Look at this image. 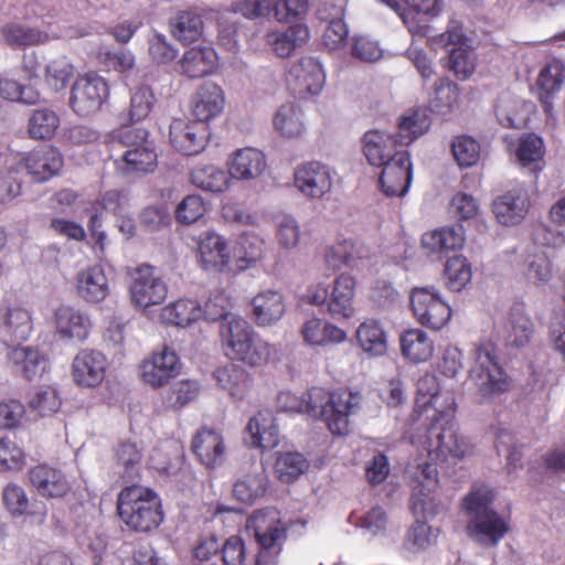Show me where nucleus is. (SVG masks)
<instances>
[{
	"instance_id": "obj_1",
	"label": "nucleus",
	"mask_w": 565,
	"mask_h": 565,
	"mask_svg": "<svg viewBox=\"0 0 565 565\" xmlns=\"http://www.w3.org/2000/svg\"><path fill=\"white\" fill-rule=\"evenodd\" d=\"M361 395L351 391L329 392L312 387L302 395L281 392L277 406L284 412L307 414L320 418L333 435L344 436L350 430V416L360 409Z\"/></svg>"
},
{
	"instance_id": "obj_2",
	"label": "nucleus",
	"mask_w": 565,
	"mask_h": 565,
	"mask_svg": "<svg viewBox=\"0 0 565 565\" xmlns=\"http://www.w3.org/2000/svg\"><path fill=\"white\" fill-rule=\"evenodd\" d=\"M455 411H443L438 416L427 419L426 424L414 425L413 428L425 430L424 436L408 431L409 441L422 445L429 458V461L417 463L412 473V483H416V476L424 480L420 470L426 465H431L437 472V465L452 466L471 454L470 443L456 428Z\"/></svg>"
},
{
	"instance_id": "obj_3",
	"label": "nucleus",
	"mask_w": 565,
	"mask_h": 565,
	"mask_svg": "<svg viewBox=\"0 0 565 565\" xmlns=\"http://www.w3.org/2000/svg\"><path fill=\"white\" fill-rule=\"evenodd\" d=\"M493 499V489L476 483L463 500L468 535L486 546L497 545L509 531L508 522L491 508Z\"/></svg>"
},
{
	"instance_id": "obj_4",
	"label": "nucleus",
	"mask_w": 565,
	"mask_h": 565,
	"mask_svg": "<svg viewBox=\"0 0 565 565\" xmlns=\"http://www.w3.org/2000/svg\"><path fill=\"white\" fill-rule=\"evenodd\" d=\"M226 356L257 367L277 359L278 349L264 340L244 318H232L220 330Z\"/></svg>"
},
{
	"instance_id": "obj_5",
	"label": "nucleus",
	"mask_w": 565,
	"mask_h": 565,
	"mask_svg": "<svg viewBox=\"0 0 565 565\" xmlns=\"http://www.w3.org/2000/svg\"><path fill=\"white\" fill-rule=\"evenodd\" d=\"M469 379L475 385V399L479 404H491L510 388V377L498 360L493 343L483 342L475 347Z\"/></svg>"
},
{
	"instance_id": "obj_6",
	"label": "nucleus",
	"mask_w": 565,
	"mask_h": 565,
	"mask_svg": "<svg viewBox=\"0 0 565 565\" xmlns=\"http://www.w3.org/2000/svg\"><path fill=\"white\" fill-rule=\"evenodd\" d=\"M117 510L120 520L135 532H150L163 521L159 497L141 486L122 489L118 494Z\"/></svg>"
},
{
	"instance_id": "obj_7",
	"label": "nucleus",
	"mask_w": 565,
	"mask_h": 565,
	"mask_svg": "<svg viewBox=\"0 0 565 565\" xmlns=\"http://www.w3.org/2000/svg\"><path fill=\"white\" fill-rule=\"evenodd\" d=\"M420 471L424 480L416 476V483H412L411 509L416 521L408 531V541L416 548L424 550L436 543L439 531L426 523V519L436 513L430 499L436 489V471L431 465H426Z\"/></svg>"
},
{
	"instance_id": "obj_8",
	"label": "nucleus",
	"mask_w": 565,
	"mask_h": 565,
	"mask_svg": "<svg viewBox=\"0 0 565 565\" xmlns=\"http://www.w3.org/2000/svg\"><path fill=\"white\" fill-rule=\"evenodd\" d=\"M108 142L111 148L122 146L126 150L115 160L117 168L126 173L153 172L157 167V152L153 142L148 139V132L140 128H124L113 131Z\"/></svg>"
},
{
	"instance_id": "obj_9",
	"label": "nucleus",
	"mask_w": 565,
	"mask_h": 565,
	"mask_svg": "<svg viewBox=\"0 0 565 565\" xmlns=\"http://www.w3.org/2000/svg\"><path fill=\"white\" fill-rule=\"evenodd\" d=\"M355 279L349 274H340L332 286L319 281L307 288L305 298L313 306H326L327 312L335 320L354 316Z\"/></svg>"
},
{
	"instance_id": "obj_10",
	"label": "nucleus",
	"mask_w": 565,
	"mask_h": 565,
	"mask_svg": "<svg viewBox=\"0 0 565 565\" xmlns=\"http://www.w3.org/2000/svg\"><path fill=\"white\" fill-rule=\"evenodd\" d=\"M456 409L451 392H440L435 374L426 373L417 381V397L411 415V429L414 425L426 424L427 419L438 416L443 411Z\"/></svg>"
},
{
	"instance_id": "obj_11",
	"label": "nucleus",
	"mask_w": 565,
	"mask_h": 565,
	"mask_svg": "<svg viewBox=\"0 0 565 565\" xmlns=\"http://www.w3.org/2000/svg\"><path fill=\"white\" fill-rule=\"evenodd\" d=\"M64 166L63 156L55 147L44 145L25 153H10V168L26 170L36 182H46L57 175Z\"/></svg>"
},
{
	"instance_id": "obj_12",
	"label": "nucleus",
	"mask_w": 565,
	"mask_h": 565,
	"mask_svg": "<svg viewBox=\"0 0 565 565\" xmlns=\"http://www.w3.org/2000/svg\"><path fill=\"white\" fill-rule=\"evenodd\" d=\"M6 42L12 47H25L46 43L52 39H76L88 34L85 28H74L57 25L52 28L49 23L47 29L29 28L20 23H8L2 29Z\"/></svg>"
},
{
	"instance_id": "obj_13",
	"label": "nucleus",
	"mask_w": 565,
	"mask_h": 565,
	"mask_svg": "<svg viewBox=\"0 0 565 565\" xmlns=\"http://www.w3.org/2000/svg\"><path fill=\"white\" fill-rule=\"evenodd\" d=\"M129 295L135 307L147 309L166 300L168 285L153 266L142 264L131 273Z\"/></svg>"
},
{
	"instance_id": "obj_14",
	"label": "nucleus",
	"mask_w": 565,
	"mask_h": 565,
	"mask_svg": "<svg viewBox=\"0 0 565 565\" xmlns=\"http://www.w3.org/2000/svg\"><path fill=\"white\" fill-rule=\"evenodd\" d=\"M411 307L416 320L425 327L439 330L451 317L449 305L435 287H417L411 294Z\"/></svg>"
},
{
	"instance_id": "obj_15",
	"label": "nucleus",
	"mask_w": 565,
	"mask_h": 565,
	"mask_svg": "<svg viewBox=\"0 0 565 565\" xmlns=\"http://www.w3.org/2000/svg\"><path fill=\"white\" fill-rule=\"evenodd\" d=\"M413 35L426 36L430 31L429 21L444 11L441 0H387Z\"/></svg>"
},
{
	"instance_id": "obj_16",
	"label": "nucleus",
	"mask_w": 565,
	"mask_h": 565,
	"mask_svg": "<svg viewBox=\"0 0 565 565\" xmlns=\"http://www.w3.org/2000/svg\"><path fill=\"white\" fill-rule=\"evenodd\" d=\"M107 82L96 73L76 78L72 86L70 105L79 116H88L100 109L108 97Z\"/></svg>"
},
{
	"instance_id": "obj_17",
	"label": "nucleus",
	"mask_w": 565,
	"mask_h": 565,
	"mask_svg": "<svg viewBox=\"0 0 565 565\" xmlns=\"http://www.w3.org/2000/svg\"><path fill=\"white\" fill-rule=\"evenodd\" d=\"M181 369L182 363L175 351L163 347L140 363L139 375L145 384L159 388L175 379L181 373Z\"/></svg>"
},
{
	"instance_id": "obj_18",
	"label": "nucleus",
	"mask_w": 565,
	"mask_h": 565,
	"mask_svg": "<svg viewBox=\"0 0 565 565\" xmlns=\"http://www.w3.org/2000/svg\"><path fill=\"white\" fill-rule=\"evenodd\" d=\"M54 326L58 339L71 343H84L93 329L90 316L70 305H63L55 309Z\"/></svg>"
},
{
	"instance_id": "obj_19",
	"label": "nucleus",
	"mask_w": 565,
	"mask_h": 565,
	"mask_svg": "<svg viewBox=\"0 0 565 565\" xmlns=\"http://www.w3.org/2000/svg\"><path fill=\"white\" fill-rule=\"evenodd\" d=\"M323 263L326 268L332 273L340 270L342 267L363 270L370 263L369 249L355 241L339 239L326 246Z\"/></svg>"
},
{
	"instance_id": "obj_20",
	"label": "nucleus",
	"mask_w": 565,
	"mask_h": 565,
	"mask_svg": "<svg viewBox=\"0 0 565 565\" xmlns=\"http://www.w3.org/2000/svg\"><path fill=\"white\" fill-rule=\"evenodd\" d=\"M108 367L104 353L95 349H83L73 359L72 377L76 385L93 388L103 383Z\"/></svg>"
},
{
	"instance_id": "obj_21",
	"label": "nucleus",
	"mask_w": 565,
	"mask_h": 565,
	"mask_svg": "<svg viewBox=\"0 0 565 565\" xmlns=\"http://www.w3.org/2000/svg\"><path fill=\"white\" fill-rule=\"evenodd\" d=\"M196 259L205 270L224 271L232 260L227 241L214 231L201 233L196 239Z\"/></svg>"
},
{
	"instance_id": "obj_22",
	"label": "nucleus",
	"mask_w": 565,
	"mask_h": 565,
	"mask_svg": "<svg viewBox=\"0 0 565 565\" xmlns=\"http://www.w3.org/2000/svg\"><path fill=\"white\" fill-rule=\"evenodd\" d=\"M76 296L86 303L103 302L110 294L109 278L99 264L79 269L74 277Z\"/></svg>"
},
{
	"instance_id": "obj_23",
	"label": "nucleus",
	"mask_w": 565,
	"mask_h": 565,
	"mask_svg": "<svg viewBox=\"0 0 565 565\" xmlns=\"http://www.w3.org/2000/svg\"><path fill=\"white\" fill-rule=\"evenodd\" d=\"M380 182L383 192L387 196H403L411 186L413 170L411 156L405 150L397 152L391 160L381 166Z\"/></svg>"
},
{
	"instance_id": "obj_24",
	"label": "nucleus",
	"mask_w": 565,
	"mask_h": 565,
	"mask_svg": "<svg viewBox=\"0 0 565 565\" xmlns=\"http://www.w3.org/2000/svg\"><path fill=\"white\" fill-rule=\"evenodd\" d=\"M169 139L177 151L185 156H194L205 148L207 129L198 120L173 119L170 124Z\"/></svg>"
},
{
	"instance_id": "obj_25",
	"label": "nucleus",
	"mask_w": 565,
	"mask_h": 565,
	"mask_svg": "<svg viewBox=\"0 0 565 565\" xmlns=\"http://www.w3.org/2000/svg\"><path fill=\"white\" fill-rule=\"evenodd\" d=\"M33 331L31 312L21 306L0 308V342L6 345L26 341Z\"/></svg>"
},
{
	"instance_id": "obj_26",
	"label": "nucleus",
	"mask_w": 565,
	"mask_h": 565,
	"mask_svg": "<svg viewBox=\"0 0 565 565\" xmlns=\"http://www.w3.org/2000/svg\"><path fill=\"white\" fill-rule=\"evenodd\" d=\"M224 108L225 93L214 82L202 83L191 96V113L203 125L218 117Z\"/></svg>"
},
{
	"instance_id": "obj_27",
	"label": "nucleus",
	"mask_w": 565,
	"mask_h": 565,
	"mask_svg": "<svg viewBox=\"0 0 565 565\" xmlns=\"http://www.w3.org/2000/svg\"><path fill=\"white\" fill-rule=\"evenodd\" d=\"M288 81L301 95H318L326 84V73L319 60L303 56L289 68Z\"/></svg>"
},
{
	"instance_id": "obj_28",
	"label": "nucleus",
	"mask_w": 565,
	"mask_h": 565,
	"mask_svg": "<svg viewBox=\"0 0 565 565\" xmlns=\"http://www.w3.org/2000/svg\"><path fill=\"white\" fill-rule=\"evenodd\" d=\"M245 441L248 446L264 451L279 445V428L270 411L262 409L249 418L245 429Z\"/></svg>"
},
{
	"instance_id": "obj_29",
	"label": "nucleus",
	"mask_w": 565,
	"mask_h": 565,
	"mask_svg": "<svg viewBox=\"0 0 565 565\" xmlns=\"http://www.w3.org/2000/svg\"><path fill=\"white\" fill-rule=\"evenodd\" d=\"M529 190L523 186L513 188L493 201V213L502 225L520 224L530 210Z\"/></svg>"
},
{
	"instance_id": "obj_30",
	"label": "nucleus",
	"mask_w": 565,
	"mask_h": 565,
	"mask_svg": "<svg viewBox=\"0 0 565 565\" xmlns=\"http://www.w3.org/2000/svg\"><path fill=\"white\" fill-rule=\"evenodd\" d=\"M232 181L253 182L260 179L267 169L266 156L258 149L246 147L234 151L228 159Z\"/></svg>"
},
{
	"instance_id": "obj_31",
	"label": "nucleus",
	"mask_w": 565,
	"mask_h": 565,
	"mask_svg": "<svg viewBox=\"0 0 565 565\" xmlns=\"http://www.w3.org/2000/svg\"><path fill=\"white\" fill-rule=\"evenodd\" d=\"M294 178L296 188L307 198L319 199L332 188L329 168L317 161L299 166Z\"/></svg>"
},
{
	"instance_id": "obj_32",
	"label": "nucleus",
	"mask_w": 565,
	"mask_h": 565,
	"mask_svg": "<svg viewBox=\"0 0 565 565\" xmlns=\"http://www.w3.org/2000/svg\"><path fill=\"white\" fill-rule=\"evenodd\" d=\"M218 56L212 46H193L184 51L177 63V72L188 78L196 79L213 74Z\"/></svg>"
},
{
	"instance_id": "obj_33",
	"label": "nucleus",
	"mask_w": 565,
	"mask_h": 565,
	"mask_svg": "<svg viewBox=\"0 0 565 565\" xmlns=\"http://www.w3.org/2000/svg\"><path fill=\"white\" fill-rule=\"evenodd\" d=\"M2 504L6 511L14 519L28 516L30 523L41 526L45 523L47 518V510L45 505L35 507L29 511L30 500L23 487L17 483H8L1 493Z\"/></svg>"
},
{
	"instance_id": "obj_34",
	"label": "nucleus",
	"mask_w": 565,
	"mask_h": 565,
	"mask_svg": "<svg viewBox=\"0 0 565 565\" xmlns=\"http://www.w3.org/2000/svg\"><path fill=\"white\" fill-rule=\"evenodd\" d=\"M29 481L44 498H62L71 489L65 473L49 465H38L30 469Z\"/></svg>"
},
{
	"instance_id": "obj_35",
	"label": "nucleus",
	"mask_w": 565,
	"mask_h": 565,
	"mask_svg": "<svg viewBox=\"0 0 565 565\" xmlns=\"http://www.w3.org/2000/svg\"><path fill=\"white\" fill-rule=\"evenodd\" d=\"M192 450L207 468L221 466L226 458L224 438L216 429L204 427L199 430L192 440Z\"/></svg>"
},
{
	"instance_id": "obj_36",
	"label": "nucleus",
	"mask_w": 565,
	"mask_h": 565,
	"mask_svg": "<svg viewBox=\"0 0 565 565\" xmlns=\"http://www.w3.org/2000/svg\"><path fill=\"white\" fill-rule=\"evenodd\" d=\"M253 318L258 327L276 324L286 312L284 295L273 288L259 290L252 299Z\"/></svg>"
},
{
	"instance_id": "obj_37",
	"label": "nucleus",
	"mask_w": 565,
	"mask_h": 565,
	"mask_svg": "<svg viewBox=\"0 0 565 565\" xmlns=\"http://www.w3.org/2000/svg\"><path fill=\"white\" fill-rule=\"evenodd\" d=\"M565 82V64L561 60L547 62L539 73L536 85L539 87V97L544 111L553 115V97L558 94Z\"/></svg>"
},
{
	"instance_id": "obj_38",
	"label": "nucleus",
	"mask_w": 565,
	"mask_h": 565,
	"mask_svg": "<svg viewBox=\"0 0 565 565\" xmlns=\"http://www.w3.org/2000/svg\"><path fill=\"white\" fill-rule=\"evenodd\" d=\"M398 145V137L379 129L370 130L363 137L364 154L374 167L383 166L397 152H403L404 150L397 149Z\"/></svg>"
},
{
	"instance_id": "obj_39",
	"label": "nucleus",
	"mask_w": 565,
	"mask_h": 565,
	"mask_svg": "<svg viewBox=\"0 0 565 565\" xmlns=\"http://www.w3.org/2000/svg\"><path fill=\"white\" fill-rule=\"evenodd\" d=\"M343 7L324 2L318 10L319 18L327 22L322 34V42L330 51L344 46L349 30L343 21Z\"/></svg>"
},
{
	"instance_id": "obj_40",
	"label": "nucleus",
	"mask_w": 565,
	"mask_h": 565,
	"mask_svg": "<svg viewBox=\"0 0 565 565\" xmlns=\"http://www.w3.org/2000/svg\"><path fill=\"white\" fill-rule=\"evenodd\" d=\"M11 372L25 380H33L45 369L46 360L41 352L30 345H17L8 353Z\"/></svg>"
},
{
	"instance_id": "obj_41",
	"label": "nucleus",
	"mask_w": 565,
	"mask_h": 565,
	"mask_svg": "<svg viewBox=\"0 0 565 565\" xmlns=\"http://www.w3.org/2000/svg\"><path fill=\"white\" fill-rule=\"evenodd\" d=\"M534 334V323L523 303L511 306L505 323V342L509 347L524 348Z\"/></svg>"
},
{
	"instance_id": "obj_42",
	"label": "nucleus",
	"mask_w": 565,
	"mask_h": 565,
	"mask_svg": "<svg viewBox=\"0 0 565 565\" xmlns=\"http://www.w3.org/2000/svg\"><path fill=\"white\" fill-rule=\"evenodd\" d=\"M309 30L305 24H294L284 31L266 34V43L281 58L289 57L309 40Z\"/></svg>"
},
{
	"instance_id": "obj_43",
	"label": "nucleus",
	"mask_w": 565,
	"mask_h": 565,
	"mask_svg": "<svg viewBox=\"0 0 565 565\" xmlns=\"http://www.w3.org/2000/svg\"><path fill=\"white\" fill-rule=\"evenodd\" d=\"M275 131L285 139L301 138L306 132L305 114L294 102L281 104L273 116Z\"/></svg>"
},
{
	"instance_id": "obj_44",
	"label": "nucleus",
	"mask_w": 565,
	"mask_h": 565,
	"mask_svg": "<svg viewBox=\"0 0 565 565\" xmlns=\"http://www.w3.org/2000/svg\"><path fill=\"white\" fill-rule=\"evenodd\" d=\"M300 333L303 342L311 347L342 343L348 337L343 329L317 317L307 319L300 329Z\"/></svg>"
},
{
	"instance_id": "obj_45",
	"label": "nucleus",
	"mask_w": 565,
	"mask_h": 565,
	"mask_svg": "<svg viewBox=\"0 0 565 565\" xmlns=\"http://www.w3.org/2000/svg\"><path fill=\"white\" fill-rule=\"evenodd\" d=\"M359 348L369 356H383L387 351V332L384 324L373 318L365 319L356 329Z\"/></svg>"
},
{
	"instance_id": "obj_46",
	"label": "nucleus",
	"mask_w": 565,
	"mask_h": 565,
	"mask_svg": "<svg viewBox=\"0 0 565 565\" xmlns=\"http://www.w3.org/2000/svg\"><path fill=\"white\" fill-rule=\"evenodd\" d=\"M203 317V309L198 300L181 298L162 307L159 319L162 323L185 328Z\"/></svg>"
},
{
	"instance_id": "obj_47",
	"label": "nucleus",
	"mask_w": 565,
	"mask_h": 565,
	"mask_svg": "<svg viewBox=\"0 0 565 565\" xmlns=\"http://www.w3.org/2000/svg\"><path fill=\"white\" fill-rule=\"evenodd\" d=\"M190 181L194 186L211 193H222L233 185L228 170L212 163L195 167Z\"/></svg>"
},
{
	"instance_id": "obj_48",
	"label": "nucleus",
	"mask_w": 565,
	"mask_h": 565,
	"mask_svg": "<svg viewBox=\"0 0 565 565\" xmlns=\"http://www.w3.org/2000/svg\"><path fill=\"white\" fill-rule=\"evenodd\" d=\"M466 242V232L462 225L446 226L428 233L422 237V245L430 253H448L460 249Z\"/></svg>"
},
{
	"instance_id": "obj_49",
	"label": "nucleus",
	"mask_w": 565,
	"mask_h": 565,
	"mask_svg": "<svg viewBox=\"0 0 565 565\" xmlns=\"http://www.w3.org/2000/svg\"><path fill=\"white\" fill-rule=\"evenodd\" d=\"M514 157L522 168L539 172L544 167L545 146L536 134L522 135L513 150Z\"/></svg>"
},
{
	"instance_id": "obj_50",
	"label": "nucleus",
	"mask_w": 565,
	"mask_h": 565,
	"mask_svg": "<svg viewBox=\"0 0 565 565\" xmlns=\"http://www.w3.org/2000/svg\"><path fill=\"white\" fill-rule=\"evenodd\" d=\"M214 379L217 384L233 398L243 401L252 387L249 374L241 366L227 364L214 371Z\"/></svg>"
},
{
	"instance_id": "obj_51",
	"label": "nucleus",
	"mask_w": 565,
	"mask_h": 565,
	"mask_svg": "<svg viewBox=\"0 0 565 565\" xmlns=\"http://www.w3.org/2000/svg\"><path fill=\"white\" fill-rule=\"evenodd\" d=\"M402 355L413 362L422 363L428 361L434 354V342L422 329H409L399 338Z\"/></svg>"
},
{
	"instance_id": "obj_52",
	"label": "nucleus",
	"mask_w": 565,
	"mask_h": 565,
	"mask_svg": "<svg viewBox=\"0 0 565 565\" xmlns=\"http://www.w3.org/2000/svg\"><path fill=\"white\" fill-rule=\"evenodd\" d=\"M530 108V103L505 93L498 98L495 115L502 127L521 128L527 119Z\"/></svg>"
},
{
	"instance_id": "obj_53",
	"label": "nucleus",
	"mask_w": 565,
	"mask_h": 565,
	"mask_svg": "<svg viewBox=\"0 0 565 565\" xmlns=\"http://www.w3.org/2000/svg\"><path fill=\"white\" fill-rule=\"evenodd\" d=\"M265 254V239L258 234L245 232L236 241L234 259L238 269L243 270L259 262Z\"/></svg>"
},
{
	"instance_id": "obj_54",
	"label": "nucleus",
	"mask_w": 565,
	"mask_h": 565,
	"mask_svg": "<svg viewBox=\"0 0 565 565\" xmlns=\"http://www.w3.org/2000/svg\"><path fill=\"white\" fill-rule=\"evenodd\" d=\"M431 120L424 108H416L404 114L398 121L399 146H407L424 135L430 127Z\"/></svg>"
},
{
	"instance_id": "obj_55",
	"label": "nucleus",
	"mask_w": 565,
	"mask_h": 565,
	"mask_svg": "<svg viewBox=\"0 0 565 565\" xmlns=\"http://www.w3.org/2000/svg\"><path fill=\"white\" fill-rule=\"evenodd\" d=\"M522 274L529 284L545 286L553 279V263L542 250L531 253L523 262Z\"/></svg>"
},
{
	"instance_id": "obj_56",
	"label": "nucleus",
	"mask_w": 565,
	"mask_h": 565,
	"mask_svg": "<svg viewBox=\"0 0 565 565\" xmlns=\"http://www.w3.org/2000/svg\"><path fill=\"white\" fill-rule=\"evenodd\" d=\"M309 468L308 459L298 451L278 452L274 473L284 483H291L303 475Z\"/></svg>"
},
{
	"instance_id": "obj_57",
	"label": "nucleus",
	"mask_w": 565,
	"mask_h": 565,
	"mask_svg": "<svg viewBox=\"0 0 565 565\" xmlns=\"http://www.w3.org/2000/svg\"><path fill=\"white\" fill-rule=\"evenodd\" d=\"M267 484V476L263 470L249 472L237 479L233 494L243 503H253L265 494Z\"/></svg>"
},
{
	"instance_id": "obj_58",
	"label": "nucleus",
	"mask_w": 565,
	"mask_h": 565,
	"mask_svg": "<svg viewBox=\"0 0 565 565\" xmlns=\"http://www.w3.org/2000/svg\"><path fill=\"white\" fill-rule=\"evenodd\" d=\"M460 90L457 84L441 78L435 83L434 96L429 102L431 111L448 115L459 106Z\"/></svg>"
},
{
	"instance_id": "obj_59",
	"label": "nucleus",
	"mask_w": 565,
	"mask_h": 565,
	"mask_svg": "<svg viewBox=\"0 0 565 565\" xmlns=\"http://www.w3.org/2000/svg\"><path fill=\"white\" fill-rule=\"evenodd\" d=\"M60 126L58 115L50 108L35 109L29 118L28 132L38 140L51 139Z\"/></svg>"
},
{
	"instance_id": "obj_60",
	"label": "nucleus",
	"mask_w": 565,
	"mask_h": 565,
	"mask_svg": "<svg viewBox=\"0 0 565 565\" xmlns=\"http://www.w3.org/2000/svg\"><path fill=\"white\" fill-rule=\"evenodd\" d=\"M97 60L107 71H115L125 77L135 74L136 57L129 50L110 51L102 47L97 53Z\"/></svg>"
},
{
	"instance_id": "obj_61",
	"label": "nucleus",
	"mask_w": 565,
	"mask_h": 565,
	"mask_svg": "<svg viewBox=\"0 0 565 565\" xmlns=\"http://www.w3.org/2000/svg\"><path fill=\"white\" fill-rule=\"evenodd\" d=\"M141 451L134 443H121L116 450V467L126 481H134L139 475Z\"/></svg>"
},
{
	"instance_id": "obj_62",
	"label": "nucleus",
	"mask_w": 565,
	"mask_h": 565,
	"mask_svg": "<svg viewBox=\"0 0 565 565\" xmlns=\"http://www.w3.org/2000/svg\"><path fill=\"white\" fill-rule=\"evenodd\" d=\"M233 305V299L227 292L215 290L211 292L205 302L203 316L207 320H221V330L232 318H241L238 315L232 312Z\"/></svg>"
},
{
	"instance_id": "obj_63",
	"label": "nucleus",
	"mask_w": 565,
	"mask_h": 565,
	"mask_svg": "<svg viewBox=\"0 0 565 565\" xmlns=\"http://www.w3.org/2000/svg\"><path fill=\"white\" fill-rule=\"evenodd\" d=\"M202 31V18L193 12H181L171 22L172 35L182 43L196 41Z\"/></svg>"
},
{
	"instance_id": "obj_64",
	"label": "nucleus",
	"mask_w": 565,
	"mask_h": 565,
	"mask_svg": "<svg viewBox=\"0 0 565 565\" xmlns=\"http://www.w3.org/2000/svg\"><path fill=\"white\" fill-rule=\"evenodd\" d=\"M476 52L463 41L459 46L454 47L449 54V68L457 78L465 81L476 71Z\"/></svg>"
}]
</instances>
